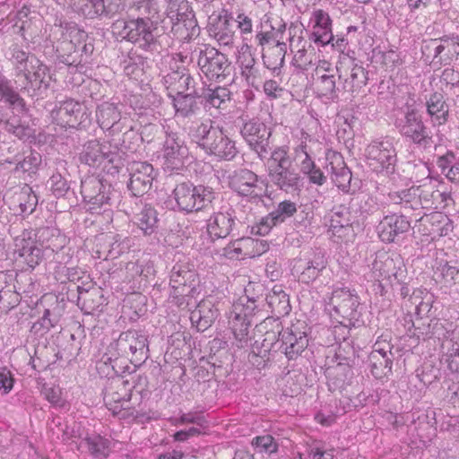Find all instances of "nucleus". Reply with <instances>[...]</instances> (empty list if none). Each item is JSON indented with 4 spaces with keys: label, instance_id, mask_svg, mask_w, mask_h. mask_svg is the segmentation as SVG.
Masks as SVG:
<instances>
[{
    "label": "nucleus",
    "instance_id": "2eb2a0df",
    "mask_svg": "<svg viewBox=\"0 0 459 459\" xmlns=\"http://www.w3.org/2000/svg\"><path fill=\"white\" fill-rule=\"evenodd\" d=\"M200 74H192L189 69L176 65L163 76L162 82L168 90L175 94H180L200 90L198 81L201 82Z\"/></svg>",
    "mask_w": 459,
    "mask_h": 459
},
{
    "label": "nucleus",
    "instance_id": "09e8293b",
    "mask_svg": "<svg viewBox=\"0 0 459 459\" xmlns=\"http://www.w3.org/2000/svg\"><path fill=\"white\" fill-rule=\"evenodd\" d=\"M65 33H64V40L62 41V49L70 52L78 50L81 40L84 39L87 35L84 30H80L75 24L65 23Z\"/></svg>",
    "mask_w": 459,
    "mask_h": 459
},
{
    "label": "nucleus",
    "instance_id": "58836bf2",
    "mask_svg": "<svg viewBox=\"0 0 459 459\" xmlns=\"http://www.w3.org/2000/svg\"><path fill=\"white\" fill-rule=\"evenodd\" d=\"M234 314V316L230 320V329L234 335L237 347L244 348L250 340L249 327L251 321L249 318L242 316L241 313L235 311Z\"/></svg>",
    "mask_w": 459,
    "mask_h": 459
},
{
    "label": "nucleus",
    "instance_id": "680f3d73",
    "mask_svg": "<svg viewBox=\"0 0 459 459\" xmlns=\"http://www.w3.org/2000/svg\"><path fill=\"white\" fill-rule=\"evenodd\" d=\"M401 192L403 199L402 209L417 210L420 208L419 186L403 189Z\"/></svg>",
    "mask_w": 459,
    "mask_h": 459
},
{
    "label": "nucleus",
    "instance_id": "412c9836",
    "mask_svg": "<svg viewBox=\"0 0 459 459\" xmlns=\"http://www.w3.org/2000/svg\"><path fill=\"white\" fill-rule=\"evenodd\" d=\"M329 307L339 316L347 319H356L359 299L347 288L334 290L329 299Z\"/></svg>",
    "mask_w": 459,
    "mask_h": 459
},
{
    "label": "nucleus",
    "instance_id": "cd10ccee",
    "mask_svg": "<svg viewBox=\"0 0 459 459\" xmlns=\"http://www.w3.org/2000/svg\"><path fill=\"white\" fill-rule=\"evenodd\" d=\"M394 353L384 348L374 349L368 355L371 374L377 379L387 377L392 372Z\"/></svg>",
    "mask_w": 459,
    "mask_h": 459
},
{
    "label": "nucleus",
    "instance_id": "c85d7f7f",
    "mask_svg": "<svg viewBox=\"0 0 459 459\" xmlns=\"http://www.w3.org/2000/svg\"><path fill=\"white\" fill-rule=\"evenodd\" d=\"M26 235L22 233L15 238V247L18 248L19 255L24 259L28 266L34 269L43 260L44 251L30 237L26 238Z\"/></svg>",
    "mask_w": 459,
    "mask_h": 459
},
{
    "label": "nucleus",
    "instance_id": "9d476101",
    "mask_svg": "<svg viewBox=\"0 0 459 459\" xmlns=\"http://www.w3.org/2000/svg\"><path fill=\"white\" fill-rule=\"evenodd\" d=\"M169 285L179 294L188 293L199 296L202 291L198 273L187 261L178 259L172 266L169 275Z\"/></svg>",
    "mask_w": 459,
    "mask_h": 459
},
{
    "label": "nucleus",
    "instance_id": "dca6fc26",
    "mask_svg": "<svg viewBox=\"0 0 459 459\" xmlns=\"http://www.w3.org/2000/svg\"><path fill=\"white\" fill-rule=\"evenodd\" d=\"M278 343L279 350L288 359H296L307 347L308 339L305 332L292 325L278 332Z\"/></svg>",
    "mask_w": 459,
    "mask_h": 459
},
{
    "label": "nucleus",
    "instance_id": "39448f33",
    "mask_svg": "<svg viewBox=\"0 0 459 459\" xmlns=\"http://www.w3.org/2000/svg\"><path fill=\"white\" fill-rule=\"evenodd\" d=\"M81 195L91 213H99L103 206L115 205L120 197L111 184L95 176H88L82 180Z\"/></svg>",
    "mask_w": 459,
    "mask_h": 459
},
{
    "label": "nucleus",
    "instance_id": "37998d69",
    "mask_svg": "<svg viewBox=\"0 0 459 459\" xmlns=\"http://www.w3.org/2000/svg\"><path fill=\"white\" fill-rule=\"evenodd\" d=\"M405 322L409 324L408 331L411 332V328H414V331L411 333L412 335L420 338L427 337V338H446L447 332L445 329V326L442 322L439 320H430L428 324V331H422L420 326H415V322L412 321L411 316H408L404 318Z\"/></svg>",
    "mask_w": 459,
    "mask_h": 459
},
{
    "label": "nucleus",
    "instance_id": "f704fd0d",
    "mask_svg": "<svg viewBox=\"0 0 459 459\" xmlns=\"http://www.w3.org/2000/svg\"><path fill=\"white\" fill-rule=\"evenodd\" d=\"M66 165V160H58L56 161V171L53 173L48 180L51 192L56 197L65 196L70 189V183L67 179L69 172Z\"/></svg>",
    "mask_w": 459,
    "mask_h": 459
},
{
    "label": "nucleus",
    "instance_id": "1a4fd4ad",
    "mask_svg": "<svg viewBox=\"0 0 459 459\" xmlns=\"http://www.w3.org/2000/svg\"><path fill=\"white\" fill-rule=\"evenodd\" d=\"M372 270L378 281H386L389 285L394 281L401 283L409 279L403 257L395 253L377 254Z\"/></svg>",
    "mask_w": 459,
    "mask_h": 459
},
{
    "label": "nucleus",
    "instance_id": "b1692460",
    "mask_svg": "<svg viewBox=\"0 0 459 459\" xmlns=\"http://www.w3.org/2000/svg\"><path fill=\"white\" fill-rule=\"evenodd\" d=\"M219 315V308L212 300L202 299L195 305V309L191 310V324L197 331L204 332L212 325Z\"/></svg>",
    "mask_w": 459,
    "mask_h": 459
},
{
    "label": "nucleus",
    "instance_id": "f3484780",
    "mask_svg": "<svg viewBox=\"0 0 459 459\" xmlns=\"http://www.w3.org/2000/svg\"><path fill=\"white\" fill-rule=\"evenodd\" d=\"M234 17L227 10L222 9L219 13L209 17L208 31L220 45L230 46L234 41Z\"/></svg>",
    "mask_w": 459,
    "mask_h": 459
},
{
    "label": "nucleus",
    "instance_id": "6e6d98bb",
    "mask_svg": "<svg viewBox=\"0 0 459 459\" xmlns=\"http://www.w3.org/2000/svg\"><path fill=\"white\" fill-rule=\"evenodd\" d=\"M444 47V58L445 65H450L454 59L459 56V35L449 34L441 37Z\"/></svg>",
    "mask_w": 459,
    "mask_h": 459
},
{
    "label": "nucleus",
    "instance_id": "f03ea898",
    "mask_svg": "<svg viewBox=\"0 0 459 459\" xmlns=\"http://www.w3.org/2000/svg\"><path fill=\"white\" fill-rule=\"evenodd\" d=\"M218 195L212 186L184 181L176 185L171 196L178 211L192 213L212 206Z\"/></svg>",
    "mask_w": 459,
    "mask_h": 459
},
{
    "label": "nucleus",
    "instance_id": "2f4dec72",
    "mask_svg": "<svg viewBox=\"0 0 459 459\" xmlns=\"http://www.w3.org/2000/svg\"><path fill=\"white\" fill-rule=\"evenodd\" d=\"M337 363L326 368L325 374L333 388H342L352 375L351 359L342 358L341 354L336 353Z\"/></svg>",
    "mask_w": 459,
    "mask_h": 459
},
{
    "label": "nucleus",
    "instance_id": "13d9d810",
    "mask_svg": "<svg viewBox=\"0 0 459 459\" xmlns=\"http://www.w3.org/2000/svg\"><path fill=\"white\" fill-rule=\"evenodd\" d=\"M0 97L10 106L20 107L22 109L25 108L24 100L13 90L11 82L7 78L0 82Z\"/></svg>",
    "mask_w": 459,
    "mask_h": 459
},
{
    "label": "nucleus",
    "instance_id": "5fc2aeb1",
    "mask_svg": "<svg viewBox=\"0 0 459 459\" xmlns=\"http://www.w3.org/2000/svg\"><path fill=\"white\" fill-rule=\"evenodd\" d=\"M291 160H293V159L290 157L289 148L287 146L276 147L271 152V155L265 163L268 174L276 170L277 168L286 165Z\"/></svg>",
    "mask_w": 459,
    "mask_h": 459
},
{
    "label": "nucleus",
    "instance_id": "4be33fe9",
    "mask_svg": "<svg viewBox=\"0 0 459 459\" xmlns=\"http://www.w3.org/2000/svg\"><path fill=\"white\" fill-rule=\"evenodd\" d=\"M222 130V127L216 125L215 121L211 118H205L199 124L190 127L189 136L192 142L196 143L206 153Z\"/></svg>",
    "mask_w": 459,
    "mask_h": 459
},
{
    "label": "nucleus",
    "instance_id": "052dcab7",
    "mask_svg": "<svg viewBox=\"0 0 459 459\" xmlns=\"http://www.w3.org/2000/svg\"><path fill=\"white\" fill-rule=\"evenodd\" d=\"M316 59V52L311 45L308 48H306V42H304L303 48L297 51L293 57L294 65L301 70H307L311 65H314Z\"/></svg>",
    "mask_w": 459,
    "mask_h": 459
},
{
    "label": "nucleus",
    "instance_id": "4d7b16f0",
    "mask_svg": "<svg viewBox=\"0 0 459 459\" xmlns=\"http://www.w3.org/2000/svg\"><path fill=\"white\" fill-rule=\"evenodd\" d=\"M268 306L277 316L289 315L291 310L288 294H269L266 297Z\"/></svg>",
    "mask_w": 459,
    "mask_h": 459
},
{
    "label": "nucleus",
    "instance_id": "a19ab883",
    "mask_svg": "<svg viewBox=\"0 0 459 459\" xmlns=\"http://www.w3.org/2000/svg\"><path fill=\"white\" fill-rule=\"evenodd\" d=\"M238 152L235 142L230 139L222 130L206 154L214 155L225 160H231L235 158Z\"/></svg>",
    "mask_w": 459,
    "mask_h": 459
},
{
    "label": "nucleus",
    "instance_id": "7c9ffc66",
    "mask_svg": "<svg viewBox=\"0 0 459 459\" xmlns=\"http://www.w3.org/2000/svg\"><path fill=\"white\" fill-rule=\"evenodd\" d=\"M178 114L183 117H189L195 115L199 109L197 99H202L201 91L197 90L180 94H169Z\"/></svg>",
    "mask_w": 459,
    "mask_h": 459
},
{
    "label": "nucleus",
    "instance_id": "3c124183",
    "mask_svg": "<svg viewBox=\"0 0 459 459\" xmlns=\"http://www.w3.org/2000/svg\"><path fill=\"white\" fill-rule=\"evenodd\" d=\"M286 48V44H275L267 54L263 55L264 65L273 73H277V74H279L280 69L284 64Z\"/></svg>",
    "mask_w": 459,
    "mask_h": 459
},
{
    "label": "nucleus",
    "instance_id": "338daca9",
    "mask_svg": "<svg viewBox=\"0 0 459 459\" xmlns=\"http://www.w3.org/2000/svg\"><path fill=\"white\" fill-rule=\"evenodd\" d=\"M80 273L81 272L78 270L77 267L62 266L56 272V279L61 282H65L66 281L71 282V284L68 287V290L69 291L74 293V291L75 290L74 284L76 285L74 281L81 279Z\"/></svg>",
    "mask_w": 459,
    "mask_h": 459
},
{
    "label": "nucleus",
    "instance_id": "c9c22d12",
    "mask_svg": "<svg viewBox=\"0 0 459 459\" xmlns=\"http://www.w3.org/2000/svg\"><path fill=\"white\" fill-rule=\"evenodd\" d=\"M7 275L0 273V312L7 313L19 305L20 294L15 290V286L7 282Z\"/></svg>",
    "mask_w": 459,
    "mask_h": 459
},
{
    "label": "nucleus",
    "instance_id": "4468645a",
    "mask_svg": "<svg viewBox=\"0 0 459 459\" xmlns=\"http://www.w3.org/2000/svg\"><path fill=\"white\" fill-rule=\"evenodd\" d=\"M165 140L163 143V156L167 164L173 169H178L184 166L185 160L189 156V150L182 135L163 127Z\"/></svg>",
    "mask_w": 459,
    "mask_h": 459
},
{
    "label": "nucleus",
    "instance_id": "393cba45",
    "mask_svg": "<svg viewBox=\"0 0 459 459\" xmlns=\"http://www.w3.org/2000/svg\"><path fill=\"white\" fill-rule=\"evenodd\" d=\"M268 177L274 186L285 192L297 189L301 181L300 174L294 160L277 168L276 170L268 174Z\"/></svg>",
    "mask_w": 459,
    "mask_h": 459
},
{
    "label": "nucleus",
    "instance_id": "473e14b6",
    "mask_svg": "<svg viewBox=\"0 0 459 459\" xmlns=\"http://www.w3.org/2000/svg\"><path fill=\"white\" fill-rule=\"evenodd\" d=\"M96 117L99 126L103 130H110L112 133L121 130L119 126L121 114L114 103L103 102L99 105Z\"/></svg>",
    "mask_w": 459,
    "mask_h": 459
},
{
    "label": "nucleus",
    "instance_id": "69168bd1",
    "mask_svg": "<svg viewBox=\"0 0 459 459\" xmlns=\"http://www.w3.org/2000/svg\"><path fill=\"white\" fill-rule=\"evenodd\" d=\"M252 445L258 449L260 453L271 455L278 450V443L271 435L255 437L252 440Z\"/></svg>",
    "mask_w": 459,
    "mask_h": 459
},
{
    "label": "nucleus",
    "instance_id": "f8f14e48",
    "mask_svg": "<svg viewBox=\"0 0 459 459\" xmlns=\"http://www.w3.org/2000/svg\"><path fill=\"white\" fill-rule=\"evenodd\" d=\"M130 378L119 376L113 378L104 390V402L108 410L114 414L118 413L123 407L122 403L128 402L134 388V377L129 375Z\"/></svg>",
    "mask_w": 459,
    "mask_h": 459
},
{
    "label": "nucleus",
    "instance_id": "6e6552de",
    "mask_svg": "<svg viewBox=\"0 0 459 459\" xmlns=\"http://www.w3.org/2000/svg\"><path fill=\"white\" fill-rule=\"evenodd\" d=\"M240 134L261 160L267 157L271 150L270 138L272 136V129L264 122L255 117L243 122L240 127Z\"/></svg>",
    "mask_w": 459,
    "mask_h": 459
},
{
    "label": "nucleus",
    "instance_id": "e2e57ef3",
    "mask_svg": "<svg viewBox=\"0 0 459 459\" xmlns=\"http://www.w3.org/2000/svg\"><path fill=\"white\" fill-rule=\"evenodd\" d=\"M4 129L17 136L21 140H26L32 134V129L29 126L21 124L19 119H9L4 124Z\"/></svg>",
    "mask_w": 459,
    "mask_h": 459
},
{
    "label": "nucleus",
    "instance_id": "423d86ee",
    "mask_svg": "<svg viewBox=\"0 0 459 459\" xmlns=\"http://www.w3.org/2000/svg\"><path fill=\"white\" fill-rule=\"evenodd\" d=\"M114 149L112 151L109 145L102 144L97 140H91L83 145L79 159L82 163L92 167L99 166L106 160L111 165L108 169V172L110 174L118 173L120 169L124 167L125 160L117 148L115 147Z\"/></svg>",
    "mask_w": 459,
    "mask_h": 459
},
{
    "label": "nucleus",
    "instance_id": "49530a36",
    "mask_svg": "<svg viewBox=\"0 0 459 459\" xmlns=\"http://www.w3.org/2000/svg\"><path fill=\"white\" fill-rule=\"evenodd\" d=\"M421 51L426 61L430 59V63L433 65H445V62H443L445 51L441 37L424 40L421 46Z\"/></svg>",
    "mask_w": 459,
    "mask_h": 459
},
{
    "label": "nucleus",
    "instance_id": "4c0bfd02",
    "mask_svg": "<svg viewBox=\"0 0 459 459\" xmlns=\"http://www.w3.org/2000/svg\"><path fill=\"white\" fill-rule=\"evenodd\" d=\"M428 114L432 120L438 125L447 121L449 107L446 104L444 95L440 92H434L426 102Z\"/></svg>",
    "mask_w": 459,
    "mask_h": 459
},
{
    "label": "nucleus",
    "instance_id": "c03bdc74",
    "mask_svg": "<svg viewBox=\"0 0 459 459\" xmlns=\"http://www.w3.org/2000/svg\"><path fill=\"white\" fill-rule=\"evenodd\" d=\"M200 91L205 106L220 108L223 103L230 100L231 92L227 87H201Z\"/></svg>",
    "mask_w": 459,
    "mask_h": 459
},
{
    "label": "nucleus",
    "instance_id": "9b49d317",
    "mask_svg": "<svg viewBox=\"0 0 459 459\" xmlns=\"http://www.w3.org/2000/svg\"><path fill=\"white\" fill-rule=\"evenodd\" d=\"M197 65L209 80L225 78L230 74V62L227 56L210 46L200 50Z\"/></svg>",
    "mask_w": 459,
    "mask_h": 459
},
{
    "label": "nucleus",
    "instance_id": "5701e85b",
    "mask_svg": "<svg viewBox=\"0 0 459 459\" xmlns=\"http://www.w3.org/2000/svg\"><path fill=\"white\" fill-rule=\"evenodd\" d=\"M348 68L350 70L349 74H343L341 67H335L338 80L340 81V83H342L343 91L351 93L359 92L367 85L368 81V73L362 65L354 63V60L351 61V65Z\"/></svg>",
    "mask_w": 459,
    "mask_h": 459
},
{
    "label": "nucleus",
    "instance_id": "79ce46f5",
    "mask_svg": "<svg viewBox=\"0 0 459 459\" xmlns=\"http://www.w3.org/2000/svg\"><path fill=\"white\" fill-rule=\"evenodd\" d=\"M335 162L336 164L331 162L332 180L340 190L349 193L352 178L351 171L341 157L337 158Z\"/></svg>",
    "mask_w": 459,
    "mask_h": 459
},
{
    "label": "nucleus",
    "instance_id": "0e129e2a",
    "mask_svg": "<svg viewBox=\"0 0 459 459\" xmlns=\"http://www.w3.org/2000/svg\"><path fill=\"white\" fill-rule=\"evenodd\" d=\"M168 15L171 20L182 21L186 16L189 5L186 0H166Z\"/></svg>",
    "mask_w": 459,
    "mask_h": 459
},
{
    "label": "nucleus",
    "instance_id": "6ab92c4d",
    "mask_svg": "<svg viewBox=\"0 0 459 459\" xmlns=\"http://www.w3.org/2000/svg\"><path fill=\"white\" fill-rule=\"evenodd\" d=\"M153 167L148 162H134L131 168L127 188L133 196L141 197L147 194L152 186L154 179Z\"/></svg>",
    "mask_w": 459,
    "mask_h": 459
},
{
    "label": "nucleus",
    "instance_id": "c756f323",
    "mask_svg": "<svg viewBox=\"0 0 459 459\" xmlns=\"http://www.w3.org/2000/svg\"><path fill=\"white\" fill-rule=\"evenodd\" d=\"M235 224V216L230 211L214 212L207 223V231L211 237L223 238L229 236Z\"/></svg>",
    "mask_w": 459,
    "mask_h": 459
},
{
    "label": "nucleus",
    "instance_id": "a878e982",
    "mask_svg": "<svg viewBox=\"0 0 459 459\" xmlns=\"http://www.w3.org/2000/svg\"><path fill=\"white\" fill-rule=\"evenodd\" d=\"M74 286L76 293L69 294L68 299L76 297L78 306H81L82 310H84L86 313L91 314L94 312L105 302L102 290L100 288L92 284L89 288L75 284Z\"/></svg>",
    "mask_w": 459,
    "mask_h": 459
},
{
    "label": "nucleus",
    "instance_id": "8fccbe9b",
    "mask_svg": "<svg viewBox=\"0 0 459 459\" xmlns=\"http://www.w3.org/2000/svg\"><path fill=\"white\" fill-rule=\"evenodd\" d=\"M336 74H322L316 80V87L320 95L327 97L328 99H335L338 97V91H340V82L337 85Z\"/></svg>",
    "mask_w": 459,
    "mask_h": 459
},
{
    "label": "nucleus",
    "instance_id": "20e7f679",
    "mask_svg": "<svg viewBox=\"0 0 459 459\" xmlns=\"http://www.w3.org/2000/svg\"><path fill=\"white\" fill-rule=\"evenodd\" d=\"M109 351L128 359L134 368L140 367L149 357L147 336L141 331L128 330L119 334L118 338L109 345Z\"/></svg>",
    "mask_w": 459,
    "mask_h": 459
},
{
    "label": "nucleus",
    "instance_id": "7ed1b4c3",
    "mask_svg": "<svg viewBox=\"0 0 459 459\" xmlns=\"http://www.w3.org/2000/svg\"><path fill=\"white\" fill-rule=\"evenodd\" d=\"M394 126L403 137L418 148L427 150L434 143L433 136L416 108L406 107L402 116L395 119Z\"/></svg>",
    "mask_w": 459,
    "mask_h": 459
},
{
    "label": "nucleus",
    "instance_id": "0eeeda50",
    "mask_svg": "<svg viewBox=\"0 0 459 459\" xmlns=\"http://www.w3.org/2000/svg\"><path fill=\"white\" fill-rule=\"evenodd\" d=\"M368 164L374 170L386 176L395 172L397 152L390 139L372 141L366 149Z\"/></svg>",
    "mask_w": 459,
    "mask_h": 459
},
{
    "label": "nucleus",
    "instance_id": "f257e3e1",
    "mask_svg": "<svg viewBox=\"0 0 459 459\" xmlns=\"http://www.w3.org/2000/svg\"><path fill=\"white\" fill-rule=\"evenodd\" d=\"M113 34L126 40L145 53H160L161 44L157 24L149 17L119 19L111 26Z\"/></svg>",
    "mask_w": 459,
    "mask_h": 459
},
{
    "label": "nucleus",
    "instance_id": "a18cd8bd",
    "mask_svg": "<svg viewBox=\"0 0 459 459\" xmlns=\"http://www.w3.org/2000/svg\"><path fill=\"white\" fill-rule=\"evenodd\" d=\"M108 446L109 441L100 435L87 436L79 445V448H87L96 458H106L108 455Z\"/></svg>",
    "mask_w": 459,
    "mask_h": 459
},
{
    "label": "nucleus",
    "instance_id": "864d4df0",
    "mask_svg": "<svg viewBox=\"0 0 459 459\" xmlns=\"http://www.w3.org/2000/svg\"><path fill=\"white\" fill-rule=\"evenodd\" d=\"M270 27L276 39V45L286 44L284 39H287L291 43L298 30V27L291 23L288 28V36L285 37L287 24L282 21V19L280 18L272 19L270 21Z\"/></svg>",
    "mask_w": 459,
    "mask_h": 459
},
{
    "label": "nucleus",
    "instance_id": "72a5a7b5",
    "mask_svg": "<svg viewBox=\"0 0 459 459\" xmlns=\"http://www.w3.org/2000/svg\"><path fill=\"white\" fill-rule=\"evenodd\" d=\"M60 317L59 306L56 299L51 307L44 308L42 316L33 323L30 332L35 335L42 337L57 325Z\"/></svg>",
    "mask_w": 459,
    "mask_h": 459
},
{
    "label": "nucleus",
    "instance_id": "de8ad7c7",
    "mask_svg": "<svg viewBox=\"0 0 459 459\" xmlns=\"http://www.w3.org/2000/svg\"><path fill=\"white\" fill-rule=\"evenodd\" d=\"M135 224L144 235H152L158 228L157 211L151 206L145 205L143 209L136 214Z\"/></svg>",
    "mask_w": 459,
    "mask_h": 459
},
{
    "label": "nucleus",
    "instance_id": "bb28decb",
    "mask_svg": "<svg viewBox=\"0 0 459 459\" xmlns=\"http://www.w3.org/2000/svg\"><path fill=\"white\" fill-rule=\"evenodd\" d=\"M42 158L40 153L32 150L17 153L13 158L4 160L5 163L15 165L13 172L22 175L27 174L28 176L37 173Z\"/></svg>",
    "mask_w": 459,
    "mask_h": 459
},
{
    "label": "nucleus",
    "instance_id": "e433bc0d",
    "mask_svg": "<svg viewBox=\"0 0 459 459\" xmlns=\"http://www.w3.org/2000/svg\"><path fill=\"white\" fill-rule=\"evenodd\" d=\"M433 278L436 282L446 288H452L459 284V268L457 262L439 263L434 271Z\"/></svg>",
    "mask_w": 459,
    "mask_h": 459
},
{
    "label": "nucleus",
    "instance_id": "bf43d9fd",
    "mask_svg": "<svg viewBox=\"0 0 459 459\" xmlns=\"http://www.w3.org/2000/svg\"><path fill=\"white\" fill-rule=\"evenodd\" d=\"M79 9L89 19L105 17V4L101 0H81Z\"/></svg>",
    "mask_w": 459,
    "mask_h": 459
},
{
    "label": "nucleus",
    "instance_id": "774afa93",
    "mask_svg": "<svg viewBox=\"0 0 459 459\" xmlns=\"http://www.w3.org/2000/svg\"><path fill=\"white\" fill-rule=\"evenodd\" d=\"M272 212L276 217V221L282 223L297 212V205L290 200H284Z\"/></svg>",
    "mask_w": 459,
    "mask_h": 459
},
{
    "label": "nucleus",
    "instance_id": "ea45409f",
    "mask_svg": "<svg viewBox=\"0 0 459 459\" xmlns=\"http://www.w3.org/2000/svg\"><path fill=\"white\" fill-rule=\"evenodd\" d=\"M439 186L440 185L433 179H429L419 186L420 208H438Z\"/></svg>",
    "mask_w": 459,
    "mask_h": 459
},
{
    "label": "nucleus",
    "instance_id": "ddd939ff",
    "mask_svg": "<svg viewBox=\"0 0 459 459\" xmlns=\"http://www.w3.org/2000/svg\"><path fill=\"white\" fill-rule=\"evenodd\" d=\"M258 176L247 169L233 171L229 177V184L232 190L239 195L249 197L255 201H261L265 190L257 185Z\"/></svg>",
    "mask_w": 459,
    "mask_h": 459
},
{
    "label": "nucleus",
    "instance_id": "a211bd4d",
    "mask_svg": "<svg viewBox=\"0 0 459 459\" xmlns=\"http://www.w3.org/2000/svg\"><path fill=\"white\" fill-rule=\"evenodd\" d=\"M411 221L407 216L400 213H392L384 216L377 225V234L385 243H394L403 238V236L411 229Z\"/></svg>",
    "mask_w": 459,
    "mask_h": 459
},
{
    "label": "nucleus",
    "instance_id": "aec40b11",
    "mask_svg": "<svg viewBox=\"0 0 459 459\" xmlns=\"http://www.w3.org/2000/svg\"><path fill=\"white\" fill-rule=\"evenodd\" d=\"M53 114L62 126L72 128H78L89 120L85 108L71 99L60 101Z\"/></svg>",
    "mask_w": 459,
    "mask_h": 459
},
{
    "label": "nucleus",
    "instance_id": "603ef678",
    "mask_svg": "<svg viewBox=\"0 0 459 459\" xmlns=\"http://www.w3.org/2000/svg\"><path fill=\"white\" fill-rule=\"evenodd\" d=\"M276 338V333L272 331H266L264 334V338L262 342L255 341L252 345V352L254 355L261 357L263 359L266 358L270 351H277L279 350L280 343H278V339Z\"/></svg>",
    "mask_w": 459,
    "mask_h": 459
}]
</instances>
